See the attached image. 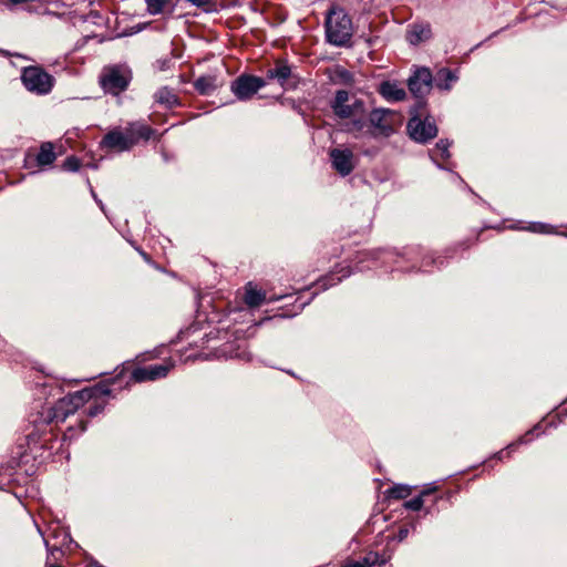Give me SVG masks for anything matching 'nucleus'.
<instances>
[{"instance_id": "obj_5", "label": "nucleus", "mask_w": 567, "mask_h": 567, "mask_svg": "<svg viewBox=\"0 0 567 567\" xmlns=\"http://www.w3.org/2000/svg\"><path fill=\"white\" fill-rule=\"evenodd\" d=\"M21 81L24 87L37 95L49 94L55 83L53 75L39 65H29L22 69Z\"/></svg>"}, {"instance_id": "obj_7", "label": "nucleus", "mask_w": 567, "mask_h": 567, "mask_svg": "<svg viewBox=\"0 0 567 567\" xmlns=\"http://www.w3.org/2000/svg\"><path fill=\"white\" fill-rule=\"evenodd\" d=\"M351 274H352V269L349 266H344V267H341L336 272H330V274L321 277L316 284V286L318 287V290L312 293L311 298L308 301H303V302H300L299 305H295V307L297 308L296 311H293V312L284 311L281 313L275 315L274 317L265 318L260 321V324L267 320H271L275 318L285 319V318H292V317L297 316L300 311L303 310V308L310 302V300L319 291H324V290L329 289L330 287H333V286L340 284L344 278H348Z\"/></svg>"}, {"instance_id": "obj_29", "label": "nucleus", "mask_w": 567, "mask_h": 567, "mask_svg": "<svg viewBox=\"0 0 567 567\" xmlns=\"http://www.w3.org/2000/svg\"><path fill=\"white\" fill-rule=\"evenodd\" d=\"M87 427V421L83 417L78 420L76 425L70 424L64 432V440H73Z\"/></svg>"}, {"instance_id": "obj_20", "label": "nucleus", "mask_w": 567, "mask_h": 567, "mask_svg": "<svg viewBox=\"0 0 567 567\" xmlns=\"http://www.w3.org/2000/svg\"><path fill=\"white\" fill-rule=\"evenodd\" d=\"M154 102L158 105L172 110L176 106L181 105L179 97L174 93V91L168 86L159 87L153 94Z\"/></svg>"}, {"instance_id": "obj_1", "label": "nucleus", "mask_w": 567, "mask_h": 567, "mask_svg": "<svg viewBox=\"0 0 567 567\" xmlns=\"http://www.w3.org/2000/svg\"><path fill=\"white\" fill-rule=\"evenodd\" d=\"M122 369L115 377L103 380L91 388H85L74 393H69L59 399L52 406L43 408L41 412L30 421L34 430L27 434L28 444L39 442V432L53 422H64L71 414H74L81 406L91 400L102 401L103 398L112 394L111 385L124 374Z\"/></svg>"}, {"instance_id": "obj_51", "label": "nucleus", "mask_w": 567, "mask_h": 567, "mask_svg": "<svg viewBox=\"0 0 567 567\" xmlns=\"http://www.w3.org/2000/svg\"><path fill=\"white\" fill-rule=\"evenodd\" d=\"M48 3H58L61 2V0H44Z\"/></svg>"}, {"instance_id": "obj_2", "label": "nucleus", "mask_w": 567, "mask_h": 567, "mask_svg": "<svg viewBox=\"0 0 567 567\" xmlns=\"http://www.w3.org/2000/svg\"><path fill=\"white\" fill-rule=\"evenodd\" d=\"M423 255V247L420 245L408 246L401 250L391 249V248H377L358 251L354 258V270L364 271L370 268L369 265H364L365 262L380 264L381 267L385 266L389 262H393L395 265H400L401 260L411 262V267L403 269L402 271H413L417 270L416 262L420 261L421 256Z\"/></svg>"}, {"instance_id": "obj_33", "label": "nucleus", "mask_w": 567, "mask_h": 567, "mask_svg": "<svg viewBox=\"0 0 567 567\" xmlns=\"http://www.w3.org/2000/svg\"><path fill=\"white\" fill-rule=\"evenodd\" d=\"M411 494V487L404 484H398L389 488L388 496L395 499H403Z\"/></svg>"}, {"instance_id": "obj_4", "label": "nucleus", "mask_w": 567, "mask_h": 567, "mask_svg": "<svg viewBox=\"0 0 567 567\" xmlns=\"http://www.w3.org/2000/svg\"><path fill=\"white\" fill-rule=\"evenodd\" d=\"M132 81V71L122 64L106 65L103 68L99 83L105 94L114 96L126 91Z\"/></svg>"}, {"instance_id": "obj_11", "label": "nucleus", "mask_w": 567, "mask_h": 567, "mask_svg": "<svg viewBox=\"0 0 567 567\" xmlns=\"http://www.w3.org/2000/svg\"><path fill=\"white\" fill-rule=\"evenodd\" d=\"M332 168L341 176H348L354 168L353 153L349 148L334 147L329 151Z\"/></svg>"}, {"instance_id": "obj_25", "label": "nucleus", "mask_w": 567, "mask_h": 567, "mask_svg": "<svg viewBox=\"0 0 567 567\" xmlns=\"http://www.w3.org/2000/svg\"><path fill=\"white\" fill-rule=\"evenodd\" d=\"M444 266V259L441 256H434L431 252L425 251L423 248V255L420 258V266L417 270L430 271V268H442Z\"/></svg>"}, {"instance_id": "obj_36", "label": "nucleus", "mask_w": 567, "mask_h": 567, "mask_svg": "<svg viewBox=\"0 0 567 567\" xmlns=\"http://www.w3.org/2000/svg\"><path fill=\"white\" fill-rule=\"evenodd\" d=\"M417 527V522H411L409 524L401 525L398 529V533L395 536H393V540H396L399 543L403 542L410 534V532H414Z\"/></svg>"}, {"instance_id": "obj_47", "label": "nucleus", "mask_w": 567, "mask_h": 567, "mask_svg": "<svg viewBox=\"0 0 567 567\" xmlns=\"http://www.w3.org/2000/svg\"><path fill=\"white\" fill-rule=\"evenodd\" d=\"M136 250L140 252V255L143 257V259L147 262H150V256L142 249L136 248Z\"/></svg>"}, {"instance_id": "obj_15", "label": "nucleus", "mask_w": 567, "mask_h": 567, "mask_svg": "<svg viewBox=\"0 0 567 567\" xmlns=\"http://www.w3.org/2000/svg\"><path fill=\"white\" fill-rule=\"evenodd\" d=\"M286 297L287 296H281V295L280 296L272 295V296L267 297L265 291L254 288L251 282H249L246 286L244 300H245V303L249 308H256V307H259L265 301L274 302V301H278Z\"/></svg>"}, {"instance_id": "obj_56", "label": "nucleus", "mask_w": 567, "mask_h": 567, "mask_svg": "<svg viewBox=\"0 0 567 567\" xmlns=\"http://www.w3.org/2000/svg\"><path fill=\"white\" fill-rule=\"evenodd\" d=\"M385 559L384 557H382L380 554H379V561Z\"/></svg>"}, {"instance_id": "obj_26", "label": "nucleus", "mask_w": 567, "mask_h": 567, "mask_svg": "<svg viewBox=\"0 0 567 567\" xmlns=\"http://www.w3.org/2000/svg\"><path fill=\"white\" fill-rule=\"evenodd\" d=\"M542 429V422L535 424L530 430H528L524 435L519 436L516 441L509 443L504 450L507 455H511L519 445L528 444L532 439L530 436L535 433L539 435V431Z\"/></svg>"}, {"instance_id": "obj_49", "label": "nucleus", "mask_w": 567, "mask_h": 567, "mask_svg": "<svg viewBox=\"0 0 567 567\" xmlns=\"http://www.w3.org/2000/svg\"><path fill=\"white\" fill-rule=\"evenodd\" d=\"M78 0H61L63 6H73Z\"/></svg>"}, {"instance_id": "obj_39", "label": "nucleus", "mask_w": 567, "mask_h": 567, "mask_svg": "<svg viewBox=\"0 0 567 567\" xmlns=\"http://www.w3.org/2000/svg\"><path fill=\"white\" fill-rule=\"evenodd\" d=\"M80 167H81V162L74 155L68 156L62 164V168L66 172H78L80 169Z\"/></svg>"}, {"instance_id": "obj_57", "label": "nucleus", "mask_w": 567, "mask_h": 567, "mask_svg": "<svg viewBox=\"0 0 567 567\" xmlns=\"http://www.w3.org/2000/svg\"><path fill=\"white\" fill-rule=\"evenodd\" d=\"M431 513V509L430 508H426L425 509V514H430Z\"/></svg>"}, {"instance_id": "obj_48", "label": "nucleus", "mask_w": 567, "mask_h": 567, "mask_svg": "<svg viewBox=\"0 0 567 567\" xmlns=\"http://www.w3.org/2000/svg\"><path fill=\"white\" fill-rule=\"evenodd\" d=\"M340 76H341V78H343V79H346V80H348V79H350V78H351V74H350V72H349V71H347V70H342V71L340 72Z\"/></svg>"}, {"instance_id": "obj_13", "label": "nucleus", "mask_w": 567, "mask_h": 567, "mask_svg": "<svg viewBox=\"0 0 567 567\" xmlns=\"http://www.w3.org/2000/svg\"><path fill=\"white\" fill-rule=\"evenodd\" d=\"M100 146L101 148L127 152L132 148V142L127 138L126 132L114 128L103 136Z\"/></svg>"}, {"instance_id": "obj_32", "label": "nucleus", "mask_w": 567, "mask_h": 567, "mask_svg": "<svg viewBox=\"0 0 567 567\" xmlns=\"http://www.w3.org/2000/svg\"><path fill=\"white\" fill-rule=\"evenodd\" d=\"M524 229L536 234H558L554 226L539 221L530 223Z\"/></svg>"}, {"instance_id": "obj_35", "label": "nucleus", "mask_w": 567, "mask_h": 567, "mask_svg": "<svg viewBox=\"0 0 567 567\" xmlns=\"http://www.w3.org/2000/svg\"><path fill=\"white\" fill-rule=\"evenodd\" d=\"M193 6L202 9L206 13L218 12L217 3L214 0H186Z\"/></svg>"}, {"instance_id": "obj_40", "label": "nucleus", "mask_w": 567, "mask_h": 567, "mask_svg": "<svg viewBox=\"0 0 567 567\" xmlns=\"http://www.w3.org/2000/svg\"><path fill=\"white\" fill-rule=\"evenodd\" d=\"M424 505V498L419 494L417 496L406 501L404 507L410 511H421Z\"/></svg>"}, {"instance_id": "obj_3", "label": "nucleus", "mask_w": 567, "mask_h": 567, "mask_svg": "<svg viewBox=\"0 0 567 567\" xmlns=\"http://www.w3.org/2000/svg\"><path fill=\"white\" fill-rule=\"evenodd\" d=\"M353 32V22L348 12L339 6H331L324 19L326 41L337 48H349Z\"/></svg>"}, {"instance_id": "obj_18", "label": "nucleus", "mask_w": 567, "mask_h": 567, "mask_svg": "<svg viewBox=\"0 0 567 567\" xmlns=\"http://www.w3.org/2000/svg\"><path fill=\"white\" fill-rule=\"evenodd\" d=\"M127 138L132 142V147L138 143V141H148L155 131L142 122L128 123L125 127Z\"/></svg>"}, {"instance_id": "obj_12", "label": "nucleus", "mask_w": 567, "mask_h": 567, "mask_svg": "<svg viewBox=\"0 0 567 567\" xmlns=\"http://www.w3.org/2000/svg\"><path fill=\"white\" fill-rule=\"evenodd\" d=\"M293 78L292 66L286 60H277L274 66L267 69L266 82L275 81L282 89L287 87L288 81Z\"/></svg>"}, {"instance_id": "obj_31", "label": "nucleus", "mask_w": 567, "mask_h": 567, "mask_svg": "<svg viewBox=\"0 0 567 567\" xmlns=\"http://www.w3.org/2000/svg\"><path fill=\"white\" fill-rule=\"evenodd\" d=\"M414 99H415V102L410 107V115L411 116L417 115L421 117H424L425 115H430L426 112V105H427L426 96H414Z\"/></svg>"}, {"instance_id": "obj_30", "label": "nucleus", "mask_w": 567, "mask_h": 567, "mask_svg": "<svg viewBox=\"0 0 567 567\" xmlns=\"http://www.w3.org/2000/svg\"><path fill=\"white\" fill-rule=\"evenodd\" d=\"M223 352L225 355H227L231 359H240L244 361L251 360V354L249 352H247L245 349H240L239 346L237 348H234L233 344H229L223 350Z\"/></svg>"}, {"instance_id": "obj_43", "label": "nucleus", "mask_w": 567, "mask_h": 567, "mask_svg": "<svg viewBox=\"0 0 567 567\" xmlns=\"http://www.w3.org/2000/svg\"><path fill=\"white\" fill-rule=\"evenodd\" d=\"M158 63V68L161 71H166L168 69H171V65H172V59H162V60H158L157 61Z\"/></svg>"}, {"instance_id": "obj_52", "label": "nucleus", "mask_w": 567, "mask_h": 567, "mask_svg": "<svg viewBox=\"0 0 567 567\" xmlns=\"http://www.w3.org/2000/svg\"><path fill=\"white\" fill-rule=\"evenodd\" d=\"M558 416H559V417H560V416H567V410H566V411L560 412V414H559Z\"/></svg>"}, {"instance_id": "obj_46", "label": "nucleus", "mask_w": 567, "mask_h": 567, "mask_svg": "<svg viewBox=\"0 0 567 567\" xmlns=\"http://www.w3.org/2000/svg\"><path fill=\"white\" fill-rule=\"evenodd\" d=\"M436 488L437 487L435 485H431V486L422 489L420 495L424 498L425 496H429L430 494L434 493L436 491Z\"/></svg>"}, {"instance_id": "obj_19", "label": "nucleus", "mask_w": 567, "mask_h": 567, "mask_svg": "<svg viewBox=\"0 0 567 567\" xmlns=\"http://www.w3.org/2000/svg\"><path fill=\"white\" fill-rule=\"evenodd\" d=\"M390 113L385 109H374L368 114V121L370 126L379 130L384 135H390L393 131L391 124L386 123L385 117Z\"/></svg>"}, {"instance_id": "obj_54", "label": "nucleus", "mask_w": 567, "mask_h": 567, "mask_svg": "<svg viewBox=\"0 0 567 567\" xmlns=\"http://www.w3.org/2000/svg\"><path fill=\"white\" fill-rule=\"evenodd\" d=\"M548 426H553V427H555V426H556V423H555V422H553V421H550V422L548 423Z\"/></svg>"}, {"instance_id": "obj_38", "label": "nucleus", "mask_w": 567, "mask_h": 567, "mask_svg": "<svg viewBox=\"0 0 567 567\" xmlns=\"http://www.w3.org/2000/svg\"><path fill=\"white\" fill-rule=\"evenodd\" d=\"M106 403L107 402L105 400H102V401L93 400V403L85 410L86 416H89V417L97 416L99 414H101L104 411Z\"/></svg>"}, {"instance_id": "obj_53", "label": "nucleus", "mask_w": 567, "mask_h": 567, "mask_svg": "<svg viewBox=\"0 0 567 567\" xmlns=\"http://www.w3.org/2000/svg\"><path fill=\"white\" fill-rule=\"evenodd\" d=\"M483 43H484V42H480V43H477V44L472 49V51H473V50H475V49H477L478 47H481Z\"/></svg>"}, {"instance_id": "obj_42", "label": "nucleus", "mask_w": 567, "mask_h": 567, "mask_svg": "<svg viewBox=\"0 0 567 567\" xmlns=\"http://www.w3.org/2000/svg\"><path fill=\"white\" fill-rule=\"evenodd\" d=\"M434 165H435L439 169H441V171H447V172H451V173H452V175L454 176L455 181H458L460 183H464V181L462 179V177H461L457 173L453 172V171H452V169H450L447 166H445L444 164H442V163L440 162V158H436V163H434Z\"/></svg>"}, {"instance_id": "obj_9", "label": "nucleus", "mask_w": 567, "mask_h": 567, "mask_svg": "<svg viewBox=\"0 0 567 567\" xmlns=\"http://www.w3.org/2000/svg\"><path fill=\"white\" fill-rule=\"evenodd\" d=\"M174 365L173 361H168L161 364L135 368L132 371L130 379L137 383L159 380L165 378Z\"/></svg>"}, {"instance_id": "obj_17", "label": "nucleus", "mask_w": 567, "mask_h": 567, "mask_svg": "<svg viewBox=\"0 0 567 567\" xmlns=\"http://www.w3.org/2000/svg\"><path fill=\"white\" fill-rule=\"evenodd\" d=\"M223 82L216 74H204L194 81V89L200 95L210 96L221 86Z\"/></svg>"}, {"instance_id": "obj_28", "label": "nucleus", "mask_w": 567, "mask_h": 567, "mask_svg": "<svg viewBox=\"0 0 567 567\" xmlns=\"http://www.w3.org/2000/svg\"><path fill=\"white\" fill-rule=\"evenodd\" d=\"M55 153L51 143H43L37 155V163L39 166L51 165L55 161Z\"/></svg>"}, {"instance_id": "obj_37", "label": "nucleus", "mask_w": 567, "mask_h": 567, "mask_svg": "<svg viewBox=\"0 0 567 567\" xmlns=\"http://www.w3.org/2000/svg\"><path fill=\"white\" fill-rule=\"evenodd\" d=\"M169 0H145L148 13L156 16L164 11Z\"/></svg>"}, {"instance_id": "obj_45", "label": "nucleus", "mask_w": 567, "mask_h": 567, "mask_svg": "<svg viewBox=\"0 0 567 567\" xmlns=\"http://www.w3.org/2000/svg\"><path fill=\"white\" fill-rule=\"evenodd\" d=\"M90 192H91V195L92 197L94 198L95 203L99 205V207L101 208V210L103 213H105V206L103 204V202L97 197V195L95 194L94 189L92 188V186L90 185Z\"/></svg>"}, {"instance_id": "obj_8", "label": "nucleus", "mask_w": 567, "mask_h": 567, "mask_svg": "<svg viewBox=\"0 0 567 567\" xmlns=\"http://www.w3.org/2000/svg\"><path fill=\"white\" fill-rule=\"evenodd\" d=\"M266 85L267 82L264 78L251 74H240L231 82L230 91L239 101H248Z\"/></svg>"}, {"instance_id": "obj_16", "label": "nucleus", "mask_w": 567, "mask_h": 567, "mask_svg": "<svg viewBox=\"0 0 567 567\" xmlns=\"http://www.w3.org/2000/svg\"><path fill=\"white\" fill-rule=\"evenodd\" d=\"M378 92L388 102H401L406 97L405 90L396 81H382Z\"/></svg>"}, {"instance_id": "obj_27", "label": "nucleus", "mask_w": 567, "mask_h": 567, "mask_svg": "<svg viewBox=\"0 0 567 567\" xmlns=\"http://www.w3.org/2000/svg\"><path fill=\"white\" fill-rule=\"evenodd\" d=\"M386 559L379 561V553L370 551L367 556L359 560H350L343 567H372L374 565H384Z\"/></svg>"}, {"instance_id": "obj_23", "label": "nucleus", "mask_w": 567, "mask_h": 567, "mask_svg": "<svg viewBox=\"0 0 567 567\" xmlns=\"http://www.w3.org/2000/svg\"><path fill=\"white\" fill-rule=\"evenodd\" d=\"M34 524H35V527L38 529V533L40 534V536L43 539L44 546H45L47 551H48V558L49 557L56 558L55 557L56 554H62L61 546H64L68 543H72V538H71L70 534L68 532H61L60 536L62 537V540L59 544H55V545L51 546L49 540L44 537V534H43L42 529L40 528V526L37 523H34ZM53 536L54 537H59V535L55 534V533H54Z\"/></svg>"}, {"instance_id": "obj_55", "label": "nucleus", "mask_w": 567, "mask_h": 567, "mask_svg": "<svg viewBox=\"0 0 567 567\" xmlns=\"http://www.w3.org/2000/svg\"><path fill=\"white\" fill-rule=\"evenodd\" d=\"M509 228L511 229H519L516 225H511Z\"/></svg>"}, {"instance_id": "obj_10", "label": "nucleus", "mask_w": 567, "mask_h": 567, "mask_svg": "<svg viewBox=\"0 0 567 567\" xmlns=\"http://www.w3.org/2000/svg\"><path fill=\"white\" fill-rule=\"evenodd\" d=\"M433 86V75L429 68L422 66L408 79V87L413 96H427Z\"/></svg>"}, {"instance_id": "obj_34", "label": "nucleus", "mask_w": 567, "mask_h": 567, "mask_svg": "<svg viewBox=\"0 0 567 567\" xmlns=\"http://www.w3.org/2000/svg\"><path fill=\"white\" fill-rule=\"evenodd\" d=\"M369 124L367 115H359L351 117L349 123V132L360 133L362 132Z\"/></svg>"}, {"instance_id": "obj_14", "label": "nucleus", "mask_w": 567, "mask_h": 567, "mask_svg": "<svg viewBox=\"0 0 567 567\" xmlns=\"http://www.w3.org/2000/svg\"><path fill=\"white\" fill-rule=\"evenodd\" d=\"M349 92L347 90H338L333 100L330 102L334 115L339 118H351L354 116L352 103L348 104Z\"/></svg>"}, {"instance_id": "obj_24", "label": "nucleus", "mask_w": 567, "mask_h": 567, "mask_svg": "<svg viewBox=\"0 0 567 567\" xmlns=\"http://www.w3.org/2000/svg\"><path fill=\"white\" fill-rule=\"evenodd\" d=\"M452 141L449 138H441L436 142L435 146L429 150V157L433 163H436V158L447 161L451 157L450 147Z\"/></svg>"}, {"instance_id": "obj_22", "label": "nucleus", "mask_w": 567, "mask_h": 567, "mask_svg": "<svg viewBox=\"0 0 567 567\" xmlns=\"http://www.w3.org/2000/svg\"><path fill=\"white\" fill-rule=\"evenodd\" d=\"M457 80L458 75L455 71L442 68L436 72L435 78H433V83L441 91H450Z\"/></svg>"}, {"instance_id": "obj_50", "label": "nucleus", "mask_w": 567, "mask_h": 567, "mask_svg": "<svg viewBox=\"0 0 567 567\" xmlns=\"http://www.w3.org/2000/svg\"><path fill=\"white\" fill-rule=\"evenodd\" d=\"M502 31H503V29H501V30H498V31L493 32V33H492V34H491V35H489L485 41H487V40H489V39L494 38V37H495V35H497L498 33H501Z\"/></svg>"}, {"instance_id": "obj_6", "label": "nucleus", "mask_w": 567, "mask_h": 567, "mask_svg": "<svg viewBox=\"0 0 567 567\" xmlns=\"http://www.w3.org/2000/svg\"><path fill=\"white\" fill-rule=\"evenodd\" d=\"M406 133L413 142L425 145L437 136L439 127L431 115H413L406 123Z\"/></svg>"}, {"instance_id": "obj_41", "label": "nucleus", "mask_w": 567, "mask_h": 567, "mask_svg": "<svg viewBox=\"0 0 567 567\" xmlns=\"http://www.w3.org/2000/svg\"><path fill=\"white\" fill-rule=\"evenodd\" d=\"M351 103H352V109H353V112H354V116L367 115L368 114L365 102L363 100L354 99Z\"/></svg>"}, {"instance_id": "obj_44", "label": "nucleus", "mask_w": 567, "mask_h": 567, "mask_svg": "<svg viewBox=\"0 0 567 567\" xmlns=\"http://www.w3.org/2000/svg\"><path fill=\"white\" fill-rule=\"evenodd\" d=\"M511 455H507L506 451L505 450H501L498 452H495L494 454L491 455V460H497V461H503L505 457H509Z\"/></svg>"}, {"instance_id": "obj_21", "label": "nucleus", "mask_w": 567, "mask_h": 567, "mask_svg": "<svg viewBox=\"0 0 567 567\" xmlns=\"http://www.w3.org/2000/svg\"><path fill=\"white\" fill-rule=\"evenodd\" d=\"M430 37L431 27L429 23H413L406 33V40L412 45H417L419 43L430 39Z\"/></svg>"}, {"instance_id": "obj_58", "label": "nucleus", "mask_w": 567, "mask_h": 567, "mask_svg": "<svg viewBox=\"0 0 567 567\" xmlns=\"http://www.w3.org/2000/svg\"><path fill=\"white\" fill-rule=\"evenodd\" d=\"M559 235H563V236L567 237V234H566V233H559Z\"/></svg>"}]
</instances>
